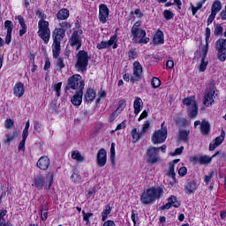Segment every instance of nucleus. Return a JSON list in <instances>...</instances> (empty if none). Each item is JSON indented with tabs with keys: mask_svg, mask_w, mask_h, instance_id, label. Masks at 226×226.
I'll return each instance as SVG.
<instances>
[{
	"mask_svg": "<svg viewBox=\"0 0 226 226\" xmlns=\"http://www.w3.org/2000/svg\"><path fill=\"white\" fill-rule=\"evenodd\" d=\"M15 138H17V132H12L6 136L5 142L10 143V142L13 141V139Z\"/></svg>",
	"mask_w": 226,
	"mask_h": 226,
	"instance_id": "56",
	"label": "nucleus"
},
{
	"mask_svg": "<svg viewBox=\"0 0 226 226\" xmlns=\"http://www.w3.org/2000/svg\"><path fill=\"white\" fill-rule=\"evenodd\" d=\"M56 66H58L59 70H63V68H64V62L63 58L57 57Z\"/></svg>",
	"mask_w": 226,
	"mask_h": 226,
	"instance_id": "61",
	"label": "nucleus"
},
{
	"mask_svg": "<svg viewBox=\"0 0 226 226\" xmlns=\"http://www.w3.org/2000/svg\"><path fill=\"white\" fill-rule=\"evenodd\" d=\"M99 20L102 24H105L109 20V7L103 4L99 6Z\"/></svg>",
	"mask_w": 226,
	"mask_h": 226,
	"instance_id": "14",
	"label": "nucleus"
},
{
	"mask_svg": "<svg viewBox=\"0 0 226 226\" xmlns=\"http://www.w3.org/2000/svg\"><path fill=\"white\" fill-rule=\"evenodd\" d=\"M71 179H72L74 183H80V181H82V177H80V174H79L77 169L73 170Z\"/></svg>",
	"mask_w": 226,
	"mask_h": 226,
	"instance_id": "35",
	"label": "nucleus"
},
{
	"mask_svg": "<svg viewBox=\"0 0 226 226\" xmlns=\"http://www.w3.org/2000/svg\"><path fill=\"white\" fill-rule=\"evenodd\" d=\"M60 26V29H64V31H66V29H70V27H72V25L66 21H63L62 23L59 24Z\"/></svg>",
	"mask_w": 226,
	"mask_h": 226,
	"instance_id": "58",
	"label": "nucleus"
},
{
	"mask_svg": "<svg viewBox=\"0 0 226 226\" xmlns=\"http://www.w3.org/2000/svg\"><path fill=\"white\" fill-rule=\"evenodd\" d=\"M110 161L112 165H116V143H111Z\"/></svg>",
	"mask_w": 226,
	"mask_h": 226,
	"instance_id": "36",
	"label": "nucleus"
},
{
	"mask_svg": "<svg viewBox=\"0 0 226 226\" xmlns=\"http://www.w3.org/2000/svg\"><path fill=\"white\" fill-rule=\"evenodd\" d=\"M84 95V91H76L75 94L71 99L72 105L79 107L82 104V96Z\"/></svg>",
	"mask_w": 226,
	"mask_h": 226,
	"instance_id": "22",
	"label": "nucleus"
},
{
	"mask_svg": "<svg viewBox=\"0 0 226 226\" xmlns=\"http://www.w3.org/2000/svg\"><path fill=\"white\" fill-rule=\"evenodd\" d=\"M209 49H207V46H203L202 48V56H201V61L200 64L199 66V71L200 72H206V68H207V60H206V56H207V52Z\"/></svg>",
	"mask_w": 226,
	"mask_h": 226,
	"instance_id": "16",
	"label": "nucleus"
},
{
	"mask_svg": "<svg viewBox=\"0 0 226 226\" xmlns=\"http://www.w3.org/2000/svg\"><path fill=\"white\" fill-rule=\"evenodd\" d=\"M117 36L113 35L109 41H102L99 44H97V49L99 50H102V49H109V47H112L113 45V49H117V44L116 43V40H117Z\"/></svg>",
	"mask_w": 226,
	"mask_h": 226,
	"instance_id": "15",
	"label": "nucleus"
},
{
	"mask_svg": "<svg viewBox=\"0 0 226 226\" xmlns=\"http://www.w3.org/2000/svg\"><path fill=\"white\" fill-rule=\"evenodd\" d=\"M215 177V171H211L208 175L205 176L204 182L206 185H209L211 183V179Z\"/></svg>",
	"mask_w": 226,
	"mask_h": 226,
	"instance_id": "50",
	"label": "nucleus"
},
{
	"mask_svg": "<svg viewBox=\"0 0 226 226\" xmlns=\"http://www.w3.org/2000/svg\"><path fill=\"white\" fill-rule=\"evenodd\" d=\"M183 104L186 105L187 114L191 119H195L199 116V107H197V102H195V96L186 97L183 100Z\"/></svg>",
	"mask_w": 226,
	"mask_h": 226,
	"instance_id": "3",
	"label": "nucleus"
},
{
	"mask_svg": "<svg viewBox=\"0 0 226 226\" xmlns=\"http://www.w3.org/2000/svg\"><path fill=\"white\" fill-rule=\"evenodd\" d=\"M68 17H70V11L68 9H61L56 14L58 20H66Z\"/></svg>",
	"mask_w": 226,
	"mask_h": 226,
	"instance_id": "28",
	"label": "nucleus"
},
{
	"mask_svg": "<svg viewBox=\"0 0 226 226\" xmlns=\"http://www.w3.org/2000/svg\"><path fill=\"white\" fill-rule=\"evenodd\" d=\"M132 34L136 43H149V38L146 37V30L132 28Z\"/></svg>",
	"mask_w": 226,
	"mask_h": 226,
	"instance_id": "7",
	"label": "nucleus"
},
{
	"mask_svg": "<svg viewBox=\"0 0 226 226\" xmlns=\"http://www.w3.org/2000/svg\"><path fill=\"white\" fill-rule=\"evenodd\" d=\"M125 107H126V101H124V100L119 101L118 107L117 109V112H118V114H121V112H123V110Z\"/></svg>",
	"mask_w": 226,
	"mask_h": 226,
	"instance_id": "42",
	"label": "nucleus"
},
{
	"mask_svg": "<svg viewBox=\"0 0 226 226\" xmlns=\"http://www.w3.org/2000/svg\"><path fill=\"white\" fill-rule=\"evenodd\" d=\"M61 86H63V82H59L53 86L54 91L56 93V96H61Z\"/></svg>",
	"mask_w": 226,
	"mask_h": 226,
	"instance_id": "49",
	"label": "nucleus"
},
{
	"mask_svg": "<svg viewBox=\"0 0 226 226\" xmlns=\"http://www.w3.org/2000/svg\"><path fill=\"white\" fill-rule=\"evenodd\" d=\"M209 132H211V125L209 122L203 120L200 125V132L202 135H209Z\"/></svg>",
	"mask_w": 226,
	"mask_h": 226,
	"instance_id": "25",
	"label": "nucleus"
},
{
	"mask_svg": "<svg viewBox=\"0 0 226 226\" xmlns=\"http://www.w3.org/2000/svg\"><path fill=\"white\" fill-rule=\"evenodd\" d=\"M66 30L63 28H56L53 32V42L61 43V40L64 38Z\"/></svg>",
	"mask_w": 226,
	"mask_h": 226,
	"instance_id": "19",
	"label": "nucleus"
},
{
	"mask_svg": "<svg viewBox=\"0 0 226 226\" xmlns=\"http://www.w3.org/2000/svg\"><path fill=\"white\" fill-rule=\"evenodd\" d=\"M77 63L75 65L78 72H86L87 70V64H89V56L87 53L84 50L79 51L77 54Z\"/></svg>",
	"mask_w": 226,
	"mask_h": 226,
	"instance_id": "5",
	"label": "nucleus"
},
{
	"mask_svg": "<svg viewBox=\"0 0 226 226\" xmlns=\"http://www.w3.org/2000/svg\"><path fill=\"white\" fill-rule=\"evenodd\" d=\"M162 195H163V189L162 187H152L141 194L140 200L141 203L147 206L149 204H153L154 200L161 199Z\"/></svg>",
	"mask_w": 226,
	"mask_h": 226,
	"instance_id": "2",
	"label": "nucleus"
},
{
	"mask_svg": "<svg viewBox=\"0 0 226 226\" xmlns=\"http://www.w3.org/2000/svg\"><path fill=\"white\" fill-rule=\"evenodd\" d=\"M112 211V208L109 207V205L106 206V208L103 210V212L102 213V221L105 222L109 216V215H110Z\"/></svg>",
	"mask_w": 226,
	"mask_h": 226,
	"instance_id": "37",
	"label": "nucleus"
},
{
	"mask_svg": "<svg viewBox=\"0 0 226 226\" xmlns=\"http://www.w3.org/2000/svg\"><path fill=\"white\" fill-rule=\"evenodd\" d=\"M162 84V81H160V79L158 78H153L152 79V86L154 89H156V87H160V85Z\"/></svg>",
	"mask_w": 226,
	"mask_h": 226,
	"instance_id": "53",
	"label": "nucleus"
},
{
	"mask_svg": "<svg viewBox=\"0 0 226 226\" xmlns=\"http://www.w3.org/2000/svg\"><path fill=\"white\" fill-rule=\"evenodd\" d=\"M188 135H190V130L180 131L178 133V140L188 142Z\"/></svg>",
	"mask_w": 226,
	"mask_h": 226,
	"instance_id": "31",
	"label": "nucleus"
},
{
	"mask_svg": "<svg viewBox=\"0 0 226 226\" xmlns=\"http://www.w3.org/2000/svg\"><path fill=\"white\" fill-rule=\"evenodd\" d=\"M131 218L134 223V226L137 225V220L139 219V214L135 210L132 211Z\"/></svg>",
	"mask_w": 226,
	"mask_h": 226,
	"instance_id": "57",
	"label": "nucleus"
},
{
	"mask_svg": "<svg viewBox=\"0 0 226 226\" xmlns=\"http://www.w3.org/2000/svg\"><path fill=\"white\" fill-rule=\"evenodd\" d=\"M34 128L36 130V132H38V133H40V132H41V123L35 121L34 124Z\"/></svg>",
	"mask_w": 226,
	"mask_h": 226,
	"instance_id": "63",
	"label": "nucleus"
},
{
	"mask_svg": "<svg viewBox=\"0 0 226 226\" xmlns=\"http://www.w3.org/2000/svg\"><path fill=\"white\" fill-rule=\"evenodd\" d=\"M143 134L137 132V128H133L131 131V137H132V142H133V144H135V142H139V140H140V137H142Z\"/></svg>",
	"mask_w": 226,
	"mask_h": 226,
	"instance_id": "29",
	"label": "nucleus"
},
{
	"mask_svg": "<svg viewBox=\"0 0 226 226\" xmlns=\"http://www.w3.org/2000/svg\"><path fill=\"white\" fill-rule=\"evenodd\" d=\"M221 10H222V3L218 0H215L212 4L211 12L217 14Z\"/></svg>",
	"mask_w": 226,
	"mask_h": 226,
	"instance_id": "33",
	"label": "nucleus"
},
{
	"mask_svg": "<svg viewBox=\"0 0 226 226\" xmlns=\"http://www.w3.org/2000/svg\"><path fill=\"white\" fill-rule=\"evenodd\" d=\"M34 186L37 190H42L45 186V177L43 175H38L34 178Z\"/></svg>",
	"mask_w": 226,
	"mask_h": 226,
	"instance_id": "23",
	"label": "nucleus"
},
{
	"mask_svg": "<svg viewBox=\"0 0 226 226\" xmlns=\"http://www.w3.org/2000/svg\"><path fill=\"white\" fill-rule=\"evenodd\" d=\"M149 126H151V123L146 121L141 128L140 134L144 135V133H147L149 132Z\"/></svg>",
	"mask_w": 226,
	"mask_h": 226,
	"instance_id": "40",
	"label": "nucleus"
},
{
	"mask_svg": "<svg viewBox=\"0 0 226 226\" xmlns=\"http://www.w3.org/2000/svg\"><path fill=\"white\" fill-rule=\"evenodd\" d=\"M15 19H16V20H19V23L21 27H27V26L26 25V20L24 19V18L22 16H20V15L16 16Z\"/></svg>",
	"mask_w": 226,
	"mask_h": 226,
	"instance_id": "52",
	"label": "nucleus"
},
{
	"mask_svg": "<svg viewBox=\"0 0 226 226\" xmlns=\"http://www.w3.org/2000/svg\"><path fill=\"white\" fill-rule=\"evenodd\" d=\"M83 214V220L84 222H87V223H89V218L93 216V213H86V211H82Z\"/></svg>",
	"mask_w": 226,
	"mask_h": 226,
	"instance_id": "55",
	"label": "nucleus"
},
{
	"mask_svg": "<svg viewBox=\"0 0 226 226\" xmlns=\"http://www.w3.org/2000/svg\"><path fill=\"white\" fill-rule=\"evenodd\" d=\"M85 98H86L87 102H93V100H94V98H96V92H94V90L93 88L87 90Z\"/></svg>",
	"mask_w": 226,
	"mask_h": 226,
	"instance_id": "32",
	"label": "nucleus"
},
{
	"mask_svg": "<svg viewBox=\"0 0 226 226\" xmlns=\"http://www.w3.org/2000/svg\"><path fill=\"white\" fill-rule=\"evenodd\" d=\"M52 53L55 59H57V57H59V54H61V42H53Z\"/></svg>",
	"mask_w": 226,
	"mask_h": 226,
	"instance_id": "26",
	"label": "nucleus"
},
{
	"mask_svg": "<svg viewBox=\"0 0 226 226\" xmlns=\"http://www.w3.org/2000/svg\"><path fill=\"white\" fill-rule=\"evenodd\" d=\"M215 94H216V89L215 87H211V88H207L205 94V101L203 102L206 107H209V105H213L215 103Z\"/></svg>",
	"mask_w": 226,
	"mask_h": 226,
	"instance_id": "11",
	"label": "nucleus"
},
{
	"mask_svg": "<svg viewBox=\"0 0 226 226\" xmlns=\"http://www.w3.org/2000/svg\"><path fill=\"white\" fill-rule=\"evenodd\" d=\"M198 187L199 184H197V181L192 180L185 184V193H188V195H192V193H195V192H197Z\"/></svg>",
	"mask_w": 226,
	"mask_h": 226,
	"instance_id": "18",
	"label": "nucleus"
},
{
	"mask_svg": "<svg viewBox=\"0 0 226 226\" xmlns=\"http://www.w3.org/2000/svg\"><path fill=\"white\" fill-rule=\"evenodd\" d=\"M36 15L41 20L38 22L39 30L37 32L38 36L43 40L44 43H49L50 40V29L49 28V21H45L47 15L41 12V11H37Z\"/></svg>",
	"mask_w": 226,
	"mask_h": 226,
	"instance_id": "1",
	"label": "nucleus"
},
{
	"mask_svg": "<svg viewBox=\"0 0 226 226\" xmlns=\"http://www.w3.org/2000/svg\"><path fill=\"white\" fill-rule=\"evenodd\" d=\"M168 176L170 177H176V172L174 171V162H170Z\"/></svg>",
	"mask_w": 226,
	"mask_h": 226,
	"instance_id": "48",
	"label": "nucleus"
},
{
	"mask_svg": "<svg viewBox=\"0 0 226 226\" xmlns=\"http://www.w3.org/2000/svg\"><path fill=\"white\" fill-rule=\"evenodd\" d=\"M49 185L46 186V190H50V187L52 186V183L54 182V174L49 173L48 177Z\"/></svg>",
	"mask_w": 226,
	"mask_h": 226,
	"instance_id": "47",
	"label": "nucleus"
},
{
	"mask_svg": "<svg viewBox=\"0 0 226 226\" xmlns=\"http://www.w3.org/2000/svg\"><path fill=\"white\" fill-rule=\"evenodd\" d=\"M70 43L72 47H76V50H79L80 47H82V42L80 41V36L79 35V32L74 31L71 36Z\"/></svg>",
	"mask_w": 226,
	"mask_h": 226,
	"instance_id": "17",
	"label": "nucleus"
},
{
	"mask_svg": "<svg viewBox=\"0 0 226 226\" xmlns=\"http://www.w3.org/2000/svg\"><path fill=\"white\" fill-rule=\"evenodd\" d=\"M222 33H223V27L220 25H217L215 28V36H220V34H222Z\"/></svg>",
	"mask_w": 226,
	"mask_h": 226,
	"instance_id": "54",
	"label": "nucleus"
},
{
	"mask_svg": "<svg viewBox=\"0 0 226 226\" xmlns=\"http://www.w3.org/2000/svg\"><path fill=\"white\" fill-rule=\"evenodd\" d=\"M142 99L137 97L134 101V114H139V112H140V107L142 105Z\"/></svg>",
	"mask_w": 226,
	"mask_h": 226,
	"instance_id": "34",
	"label": "nucleus"
},
{
	"mask_svg": "<svg viewBox=\"0 0 226 226\" xmlns=\"http://www.w3.org/2000/svg\"><path fill=\"white\" fill-rule=\"evenodd\" d=\"M72 160H76V162H79L81 163L86 160V157H84V155H82V154H80L79 150H75L72 153Z\"/></svg>",
	"mask_w": 226,
	"mask_h": 226,
	"instance_id": "30",
	"label": "nucleus"
},
{
	"mask_svg": "<svg viewBox=\"0 0 226 226\" xmlns=\"http://www.w3.org/2000/svg\"><path fill=\"white\" fill-rule=\"evenodd\" d=\"M86 84L82 80V76L79 74H75L69 78L67 81V86L65 87V90L68 89H77V91H84V87Z\"/></svg>",
	"mask_w": 226,
	"mask_h": 226,
	"instance_id": "4",
	"label": "nucleus"
},
{
	"mask_svg": "<svg viewBox=\"0 0 226 226\" xmlns=\"http://www.w3.org/2000/svg\"><path fill=\"white\" fill-rule=\"evenodd\" d=\"M96 163L98 167H105V165H107V150H105V148H102L98 151Z\"/></svg>",
	"mask_w": 226,
	"mask_h": 226,
	"instance_id": "13",
	"label": "nucleus"
},
{
	"mask_svg": "<svg viewBox=\"0 0 226 226\" xmlns=\"http://www.w3.org/2000/svg\"><path fill=\"white\" fill-rule=\"evenodd\" d=\"M185 150V147H180L179 148H177L174 153H171V156H177V154H181L183 151Z\"/></svg>",
	"mask_w": 226,
	"mask_h": 226,
	"instance_id": "60",
	"label": "nucleus"
},
{
	"mask_svg": "<svg viewBox=\"0 0 226 226\" xmlns=\"http://www.w3.org/2000/svg\"><path fill=\"white\" fill-rule=\"evenodd\" d=\"M211 37V29L209 27L206 28V45L204 47H207V49H209V38Z\"/></svg>",
	"mask_w": 226,
	"mask_h": 226,
	"instance_id": "43",
	"label": "nucleus"
},
{
	"mask_svg": "<svg viewBox=\"0 0 226 226\" xmlns=\"http://www.w3.org/2000/svg\"><path fill=\"white\" fill-rule=\"evenodd\" d=\"M188 172V170L186 169V167H182L178 170V174L179 176H186V173Z\"/></svg>",
	"mask_w": 226,
	"mask_h": 226,
	"instance_id": "64",
	"label": "nucleus"
},
{
	"mask_svg": "<svg viewBox=\"0 0 226 226\" xmlns=\"http://www.w3.org/2000/svg\"><path fill=\"white\" fill-rule=\"evenodd\" d=\"M158 153H160V148H156V147H149L146 152L147 162L154 164L157 163V162H160Z\"/></svg>",
	"mask_w": 226,
	"mask_h": 226,
	"instance_id": "9",
	"label": "nucleus"
},
{
	"mask_svg": "<svg viewBox=\"0 0 226 226\" xmlns=\"http://www.w3.org/2000/svg\"><path fill=\"white\" fill-rule=\"evenodd\" d=\"M119 116V111L116 109L110 116H109V123H112V121L116 120V117Z\"/></svg>",
	"mask_w": 226,
	"mask_h": 226,
	"instance_id": "62",
	"label": "nucleus"
},
{
	"mask_svg": "<svg viewBox=\"0 0 226 226\" xmlns=\"http://www.w3.org/2000/svg\"><path fill=\"white\" fill-rule=\"evenodd\" d=\"M29 126H30V124H29V120H28L25 125L24 130H23V133H22L23 136L27 137L29 135Z\"/></svg>",
	"mask_w": 226,
	"mask_h": 226,
	"instance_id": "59",
	"label": "nucleus"
},
{
	"mask_svg": "<svg viewBox=\"0 0 226 226\" xmlns=\"http://www.w3.org/2000/svg\"><path fill=\"white\" fill-rule=\"evenodd\" d=\"M167 127L165 126V122L161 125V129L154 132L152 135V142L155 146L158 144H163L164 140H167Z\"/></svg>",
	"mask_w": 226,
	"mask_h": 226,
	"instance_id": "6",
	"label": "nucleus"
},
{
	"mask_svg": "<svg viewBox=\"0 0 226 226\" xmlns=\"http://www.w3.org/2000/svg\"><path fill=\"white\" fill-rule=\"evenodd\" d=\"M27 139V136L22 135V140L19 142L18 149L19 151H26V140Z\"/></svg>",
	"mask_w": 226,
	"mask_h": 226,
	"instance_id": "41",
	"label": "nucleus"
},
{
	"mask_svg": "<svg viewBox=\"0 0 226 226\" xmlns=\"http://www.w3.org/2000/svg\"><path fill=\"white\" fill-rule=\"evenodd\" d=\"M163 17L166 20H170L171 19H174V13L169 10H164Z\"/></svg>",
	"mask_w": 226,
	"mask_h": 226,
	"instance_id": "45",
	"label": "nucleus"
},
{
	"mask_svg": "<svg viewBox=\"0 0 226 226\" xmlns=\"http://www.w3.org/2000/svg\"><path fill=\"white\" fill-rule=\"evenodd\" d=\"M132 76L131 77V82H139L142 79V65L139 62H134L132 64Z\"/></svg>",
	"mask_w": 226,
	"mask_h": 226,
	"instance_id": "10",
	"label": "nucleus"
},
{
	"mask_svg": "<svg viewBox=\"0 0 226 226\" xmlns=\"http://www.w3.org/2000/svg\"><path fill=\"white\" fill-rule=\"evenodd\" d=\"M225 140V131L222 130L221 135L215 139L214 142H215L218 146H222Z\"/></svg>",
	"mask_w": 226,
	"mask_h": 226,
	"instance_id": "38",
	"label": "nucleus"
},
{
	"mask_svg": "<svg viewBox=\"0 0 226 226\" xmlns=\"http://www.w3.org/2000/svg\"><path fill=\"white\" fill-rule=\"evenodd\" d=\"M49 216V206L47 203H43L41 206V218L42 222H45Z\"/></svg>",
	"mask_w": 226,
	"mask_h": 226,
	"instance_id": "27",
	"label": "nucleus"
},
{
	"mask_svg": "<svg viewBox=\"0 0 226 226\" xmlns=\"http://www.w3.org/2000/svg\"><path fill=\"white\" fill-rule=\"evenodd\" d=\"M24 93H26V90L24 89V84L18 82L15 84L13 87V94L17 98H22L24 96Z\"/></svg>",
	"mask_w": 226,
	"mask_h": 226,
	"instance_id": "21",
	"label": "nucleus"
},
{
	"mask_svg": "<svg viewBox=\"0 0 226 226\" xmlns=\"http://www.w3.org/2000/svg\"><path fill=\"white\" fill-rule=\"evenodd\" d=\"M153 42L154 45H163V32L157 31V33L154 35Z\"/></svg>",
	"mask_w": 226,
	"mask_h": 226,
	"instance_id": "24",
	"label": "nucleus"
},
{
	"mask_svg": "<svg viewBox=\"0 0 226 226\" xmlns=\"http://www.w3.org/2000/svg\"><path fill=\"white\" fill-rule=\"evenodd\" d=\"M6 213H8V211H6V209H0V226H3L4 224V216H6Z\"/></svg>",
	"mask_w": 226,
	"mask_h": 226,
	"instance_id": "51",
	"label": "nucleus"
},
{
	"mask_svg": "<svg viewBox=\"0 0 226 226\" xmlns=\"http://www.w3.org/2000/svg\"><path fill=\"white\" fill-rule=\"evenodd\" d=\"M215 49L217 50V56L219 61L226 60V39H219L215 42Z\"/></svg>",
	"mask_w": 226,
	"mask_h": 226,
	"instance_id": "8",
	"label": "nucleus"
},
{
	"mask_svg": "<svg viewBox=\"0 0 226 226\" xmlns=\"http://www.w3.org/2000/svg\"><path fill=\"white\" fill-rule=\"evenodd\" d=\"M190 162L194 163V165H197V163H200V165H207V163L212 162V158L207 155H194L190 157Z\"/></svg>",
	"mask_w": 226,
	"mask_h": 226,
	"instance_id": "12",
	"label": "nucleus"
},
{
	"mask_svg": "<svg viewBox=\"0 0 226 226\" xmlns=\"http://www.w3.org/2000/svg\"><path fill=\"white\" fill-rule=\"evenodd\" d=\"M15 125V123L13 122V120L11 119H6L4 122V128H6V130H11V128H13V126Z\"/></svg>",
	"mask_w": 226,
	"mask_h": 226,
	"instance_id": "46",
	"label": "nucleus"
},
{
	"mask_svg": "<svg viewBox=\"0 0 226 226\" xmlns=\"http://www.w3.org/2000/svg\"><path fill=\"white\" fill-rule=\"evenodd\" d=\"M4 27L7 29V33H12L13 31V23L11 20H6L4 22Z\"/></svg>",
	"mask_w": 226,
	"mask_h": 226,
	"instance_id": "44",
	"label": "nucleus"
},
{
	"mask_svg": "<svg viewBox=\"0 0 226 226\" xmlns=\"http://www.w3.org/2000/svg\"><path fill=\"white\" fill-rule=\"evenodd\" d=\"M168 202H170L173 207H179V206H181V203L177 201V198H176V196L170 197L168 199Z\"/></svg>",
	"mask_w": 226,
	"mask_h": 226,
	"instance_id": "39",
	"label": "nucleus"
},
{
	"mask_svg": "<svg viewBox=\"0 0 226 226\" xmlns=\"http://www.w3.org/2000/svg\"><path fill=\"white\" fill-rule=\"evenodd\" d=\"M37 167L41 170H47L50 167V159L47 156H41L37 162Z\"/></svg>",
	"mask_w": 226,
	"mask_h": 226,
	"instance_id": "20",
	"label": "nucleus"
}]
</instances>
